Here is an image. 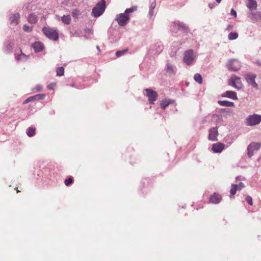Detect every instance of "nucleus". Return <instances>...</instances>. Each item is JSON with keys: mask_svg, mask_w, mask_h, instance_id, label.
<instances>
[{"mask_svg": "<svg viewBox=\"0 0 261 261\" xmlns=\"http://www.w3.org/2000/svg\"><path fill=\"white\" fill-rule=\"evenodd\" d=\"M231 187V188L230 190V195L231 196H233L236 194L237 191L238 190V186L237 185L232 184Z\"/></svg>", "mask_w": 261, "mask_h": 261, "instance_id": "obj_23", "label": "nucleus"}, {"mask_svg": "<svg viewBox=\"0 0 261 261\" xmlns=\"http://www.w3.org/2000/svg\"><path fill=\"white\" fill-rule=\"evenodd\" d=\"M28 21L32 24H35L37 22V17L34 14H31L28 17Z\"/></svg>", "mask_w": 261, "mask_h": 261, "instance_id": "obj_20", "label": "nucleus"}, {"mask_svg": "<svg viewBox=\"0 0 261 261\" xmlns=\"http://www.w3.org/2000/svg\"><path fill=\"white\" fill-rule=\"evenodd\" d=\"M229 83L231 86L237 89H241L243 86L241 79L237 76H232Z\"/></svg>", "mask_w": 261, "mask_h": 261, "instance_id": "obj_7", "label": "nucleus"}, {"mask_svg": "<svg viewBox=\"0 0 261 261\" xmlns=\"http://www.w3.org/2000/svg\"><path fill=\"white\" fill-rule=\"evenodd\" d=\"M261 122V115L253 114L249 115L247 119L246 123L248 126H254L258 124Z\"/></svg>", "mask_w": 261, "mask_h": 261, "instance_id": "obj_3", "label": "nucleus"}, {"mask_svg": "<svg viewBox=\"0 0 261 261\" xmlns=\"http://www.w3.org/2000/svg\"><path fill=\"white\" fill-rule=\"evenodd\" d=\"M42 86H41V85H38L35 87V90L36 92H39L42 89Z\"/></svg>", "mask_w": 261, "mask_h": 261, "instance_id": "obj_38", "label": "nucleus"}, {"mask_svg": "<svg viewBox=\"0 0 261 261\" xmlns=\"http://www.w3.org/2000/svg\"><path fill=\"white\" fill-rule=\"evenodd\" d=\"M218 127H214L210 129L208 139L212 141H215L218 140Z\"/></svg>", "mask_w": 261, "mask_h": 261, "instance_id": "obj_10", "label": "nucleus"}, {"mask_svg": "<svg viewBox=\"0 0 261 261\" xmlns=\"http://www.w3.org/2000/svg\"><path fill=\"white\" fill-rule=\"evenodd\" d=\"M129 19V16L125 13H121L117 15L115 20L117 21L119 25H125Z\"/></svg>", "mask_w": 261, "mask_h": 261, "instance_id": "obj_5", "label": "nucleus"}, {"mask_svg": "<svg viewBox=\"0 0 261 261\" xmlns=\"http://www.w3.org/2000/svg\"><path fill=\"white\" fill-rule=\"evenodd\" d=\"M261 146V144L259 143L252 142L248 146V155L249 158L253 156L254 150H257Z\"/></svg>", "mask_w": 261, "mask_h": 261, "instance_id": "obj_9", "label": "nucleus"}, {"mask_svg": "<svg viewBox=\"0 0 261 261\" xmlns=\"http://www.w3.org/2000/svg\"><path fill=\"white\" fill-rule=\"evenodd\" d=\"M245 199H246V202L249 204H250L251 205H252L253 204L252 199V198L250 196L247 195L246 196Z\"/></svg>", "mask_w": 261, "mask_h": 261, "instance_id": "obj_37", "label": "nucleus"}, {"mask_svg": "<svg viewBox=\"0 0 261 261\" xmlns=\"http://www.w3.org/2000/svg\"><path fill=\"white\" fill-rule=\"evenodd\" d=\"M218 3H220L222 0H216Z\"/></svg>", "mask_w": 261, "mask_h": 261, "instance_id": "obj_44", "label": "nucleus"}, {"mask_svg": "<svg viewBox=\"0 0 261 261\" xmlns=\"http://www.w3.org/2000/svg\"><path fill=\"white\" fill-rule=\"evenodd\" d=\"M194 79L195 81L198 82L199 84H202V77L201 74L199 73H196L194 75Z\"/></svg>", "mask_w": 261, "mask_h": 261, "instance_id": "obj_26", "label": "nucleus"}, {"mask_svg": "<svg viewBox=\"0 0 261 261\" xmlns=\"http://www.w3.org/2000/svg\"><path fill=\"white\" fill-rule=\"evenodd\" d=\"M155 7V2H153L150 5V9H153Z\"/></svg>", "mask_w": 261, "mask_h": 261, "instance_id": "obj_42", "label": "nucleus"}, {"mask_svg": "<svg viewBox=\"0 0 261 261\" xmlns=\"http://www.w3.org/2000/svg\"><path fill=\"white\" fill-rule=\"evenodd\" d=\"M194 59L193 50L192 49L186 50L184 54V62L188 65L192 63Z\"/></svg>", "mask_w": 261, "mask_h": 261, "instance_id": "obj_4", "label": "nucleus"}, {"mask_svg": "<svg viewBox=\"0 0 261 261\" xmlns=\"http://www.w3.org/2000/svg\"><path fill=\"white\" fill-rule=\"evenodd\" d=\"M64 69L63 67H58L56 69V74L57 76H61L64 75Z\"/></svg>", "mask_w": 261, "mask_h": 261, "instance_id": "obj_25", "label": "nucleus"}, {"mask_svg": "<svg viewBox=\"0 0 261 261\" xmlns=\"http://www.w3.org/2000/svg\"><path fill=\"white\" fill-rule=\"evenodd\" d=\"M73 182V179L71 177H70L68 179H66L64 181V183L66 186H68L69 185L72 184Z\"/></svg>", "mask_w": 261, "mask_h": 261, "instance_id": "obj_36", "label": "nucleus"}, {"mask_svg": "<svg viewBox=\"0 0 261 261\" xmlns=\"http://www.w3.org/2000/svg\"><path fill=\"white\" fill-rule=\"evenodd\" d=\"M225 148V145L220 142L215 143L212 145V150L214 152L220 153Z\"/></svg>", "mask_w": 261, "mask_h": 261, "instance_id": "obj_12", "label": "nucleus"}, {"mask_svg": "<svg viewBox=\"0 0 261 261\" xmlns=\"http://www.w3.org/2000/svg\"><path fill=\"white\" fill-rule=\"evenodd\" d=\"M61 20L65 24L68 25L71 22V17L69 15H64L61 17Z\"/></svg>", "mask_w": 261, "mask_h": 261, "instance_id": "obj_19", "label": "nucleus"}, {"mask_svg": "<svg viewBox=\"0 0 261 261\" xmlns=\"http://www.w3.org/2000/svg\"><path fill=\"white\" fill-rule=\"evenodd\" d=\"M106 9V2L105 0H101L93 8L92 14L94 17H98L101 15Z\"/></svg>", "mask_w": 261, "mask_h": 261, "instance_id": "obj_1", "label": "nucleus"}, {"mask_svg": "<svg viewBox=\"0 0 261 261\" xmlns=\"http://www.w3.org/2000/svg\"><path fill=\"white\" fill-rule=\"evenodd\" d=\"M208 6L211 9H213L215 7V5L214 4L210 3L208 4Z\"/></svg>", "mask_w": 261, "mask_h": 261, "instance_id": "obj_43", "label": "nucleus"}, {"mask_svg": "<svg viewBox=\"0 0 261 261\" xmlns=\"http://www.w3.org/2000/svg\"><path fill=\"white\" fill-rule=\"evenodd\" d=\"M230 14L231 15L233 16L234 17H237V12L234 9H232L231 10Z\"/></svg>", "mask_w": 261, "mask_h": 261, "instance_id": "obj_40", "label": "nucleus"}, {"mask_svg": "<svg viewBox=\"0 0 261 261\" xmlns=\"http://www.w3.org/2000/svg\"><path fill=\"white\" fill-rule=\"evenodd\" d=\"M36 100L42 99H44L45 97V95L44 94H38L35 95Z\"/></svg>", "mask_w": 261, "mask_h": 261, "instance_id": "obj_35", "label": "nucleus"}, {"mask_svg": "<svg viewBox=\"0 0 261 261\" xmlns=\"http://www.w3.org/2000/svg\"><path fill=\"white\" fill-rule=\"evenodd\" d=\"M223 97H227L232 99H237V93L232 91H227L223 95Z\"/></svg>", "mask_w": 261, "mask_h": 261, "instance_id": "obj_15", "label": "nucleus"}, {"mask_svg": "<svg viewBox=\"0 0 261 261\" xmlns=\"http://www.w3.org/2000/svg\"><path fill=\"white\" fill-rule=\"evenodd\" d=\"M81 12L77 9H74L72 12V16L74 18H78L79 16L81 15Z\"/></svg>", "mask_w": 261, "mask_h": 261, "instance_id": "obj_28", "label": "nucleus"}, {"mask_svg": "<svg viewBox=\"0 0 261 261\" xmlns=\"http://www.w3.org/2000/svg\"><path fill=\"white\" fill-rule=\"evenodd\" d=\"M238 190H241L242 188L244 187V185L243 182H240L239 185H238Z\"/></svg>", "mask_w": 261, "mask_h": 261, "instance_id": "obj_39", "label": "nucleus"}, {"mask_svg": "<svg viewBox=\"0 0 261 261\" xmlns=\"http://www.w3.org/2000/svg\"><path fill=\"white\" fill-rule=\"evenodd\" d=\"M239 35L237 33H230L229 34L228 38L229 40H234L236 39L238 37Z\"/></svg>", "mask_w": 261, "mask_h": 261, "instance_id": "obj_27", "label": "nucleus"}, {"mask_svg": "<svg viewBox=\"0 0 261 261\" xmlns=\"http://www.w3.org/2000/svg\"><path fill=\"white\" fill-rule=\"evenodd\" d=\"M255 75L253 74H247L245 75V78L247 83L251 85L253 87L257 88V84L256 83L255 81Z\"/></svg>", "mask_w": 261, "mask_h": 261, "instance_id": "obj_11", "label": "nucleus"}, {"mask_svg": "<svg viewBox=\"0 0 261 261\" xmlns=\"http://www.w3.org/2000/svg\"><path fill=\"white\" fill-rule=\"evenodd\" d=\"M36 129L35 128L30 127L27 130V135L29 137H33L35 134Z\"/></svg>", "mask_w": 261, "mask_h": 261, "instance_id": "obj_24", "label": "nucleus"}, {"mask_svg": "<svg viewBox=\"0 0 261 261\" xmlns=\"http://www.w3.org/2000/svg\"><path fill=\"white\" fill-rule=\"evenodd\" d=\"M23 29L24 31H25V32H30L32 31V30L33 29V27L28 26L26 24H24L23 27Z\"/></svg>", "mask_w": 261, "mask_h": 261, "instance_id": "obj_31", "label": "nucleus"}, {"mask_svg": "<svg viewBox=\"0 0 261 261\" xmlns=\"http://www.w3.org/2000/svg\"><path fill=\"white\" fill-rule=\"evenodd\" d=\"M56 86V83H51L47 86V89L49 90H54Z\"/></svg>", "mask_w": 261, "mask_h": 261, "instance_id": "obj_34", "label": "nucleus"}, {"mask_svg": "<svg viewBox=\"0 0 261 261\" xmlns=\"http://www.w3.org/2000/svg\"><path fill=\"white\" fill-rule=\"evenodd\" d=\"M20 15L18 13L12 14L10 17V21L14 25H16L18 23Z\"/></svg>", "mask_w": 261, "mask_h": 261, "instance_id": "obj_16", "label": "nucleus"}, {"mask_svg": "<svg viewBox=\"0 0 261 261\" xmlns=\"http://www.w3.org/2000/svg\"><path fill=\"white\" fill-rule=\"evenodd\" d=\"M247 6L250 9H256L257 7L256 2L254 0H249V3Z\"/></svg>", "mask_w": 261, "mask_h": 261, "instance_id": "obj_22", "label": "nucleus"}, {"mask_svg": "<svg viewBox=\"0 0 261 261\" xmlns=\"http://www.w3.org/2000/svg\"><path fill=\"white\" fill-rule=\"evenodd\" d=\"M227 68L229 70L236 71L241 68V63L237 60H231L229 61Z\"/></svg>", "mask_w": 261, "mask_h": 261, "instance_id": "obj_8", "label": "nucleus"}, {"mask_svg": "<svg viewBox=\"0 0 261 261\" xmlns=\"http://www.w3.org/2000/svg\"><path fill=\"white\" fill-rule=\"evenodd\" d=\"M218 103L221 106L231 107L234 106L233 102L229 101L227 100H219Z\"/></svg>", "mask_w": 261, "mask_h": 261, "instance_id": "obj_18", "label": "nucleus"}, {"mask_svg": "<svg viewBox=\"0 0 261 261\" xmlns=\"http://www.w3.org/2000/svg\"><path fill=\"white\" fill-rule=\"evenodd\" d=\"M127 51H128V49H127V48L124 49L122 50L117 51L116 53V56L117 57H119L121 56H122V55H124V54H125L126 53H127Z\"/></svg>", "mask_w": 261, "mask_h": 261, "instance_id": "obj_29", "label": "nucleus"}, {"mask_svg": "<svg viewBox=\"0 0 261 261\" xmlns=\"http://www.w3.org/2000/svg\"><path fill=\"white\" fill-rule=\"evenodd\" d=\"M222 200V196L218 193H215L210 197L209 201L210 203L217 204Z\"/></svg>", "mask_w": 261, "mask_h": 261, "instance_id": "obj_13", "label": "nucleus"}, {"mask_svg": "<svg viewBox=\"0 0 261 261\" xmlns=\"http://www.w3.org/2000/svg\"><path fill=\"white\" fill-rule=\"evenodd\" d=\"M175 100L173 99H163L161 102V106L162 108L165 110L169 105L174 103Z\"/></svg>", "mask_w": 261, "mask_h": 261, "instance_id": "obj_14", "label": "nucleus"}, {"mask_svg": "<svg viewBox=\"0 0 261 261\" xmlns=\"http://www.w3.org/2000/svg\"><path fill=\"white\" fill-rule=\"evenodd\" d=\"M35 52H39L43 49V44L40 42H36L32 45Z\"/></svg>", "mask_w": 261, "mask_h": 261, "instance_id": "obj_17", "label": "nucleus"}, {"mask_svg": "<svg viewBox=\"0 0 261 261\" xmlns=\"http://www.w3.org/2000/svg\"><path fill=\"white\" fill-rule=\"evenodd\" d=\"M36 100L35 95L30 96L27 98L23 102V104L28 103L31 101H35Z\"/></svg>", "mask_w": 261, "mask_h": 261, "instance_id": "obj_30", "label": "nucleus"}, {"mask_svg": "<svg viewBox=\"0 0 261 261\" xmlns=\"http://www.w3.org/2000/svg\"><path fill=\"white\" fill-rule=\"evenodd\" d=\"M167 71L168 72H171V73L174 72L173 66L170 64H168L167 65Z\"/></svg>", "mask_w": 261, "mask_h": 261, "instance_id": "obj_32", "label": "nucleus"}, {"mask_svg": "<svg viewBox=\"0 0 261 261\" xmlns=\"http://www.w3.org/2000/svg\"><path fill=\"white\" fill-rule=\"evenodd\" d=\"M44 34L48 38L53 40H57L59 34L57 31L48 27H44L42 29Z\"/></svg>", "mask_w": 261, "mask_h": 261, "instance_id": "obj_2", "label": "nucleus"}, {"mask_svg": "<svg viewBox=\"0 0 261 261\" xmlns=\"http://www.w3.org/2000/svg\"><path fill=\"white\" fill-rule=\"evenodd\" d=\"M145 90L149 103L153 104L158 98L156 92L151 89H146Z\"/></svg>", "mask_w": 261, "mask_h": 261, "instance_id": "obj_6", "label": "nucleus"}, {"mask_svg": "<svg viewBox=\"0 0 261 261\" xmlns=\"http://www.w3.org/2000/svg\"><path fill=\"white\" fill-rule=\"evenodd\" d=\"M97 49L99 51H100V49L98 46H97Z\"/></svg>", "mask_w": 261, "mask_h": 261, "instance_id": "obj_45", "label": "nucleus"}, {"mask_svg": "<svg viewBox=\"0 0 261 261\" xmlns=\"http://www.w3.org/2000/svg\"><path fill=\"white\" fill-rule=\"evenodd\" d=\"M20 51H21L20 50ZM15 59L17 61H22V60H26L27 59V56L22 53V52L20 53V54L17 55L15 54Z\"/></svg>", "mask_w": 261, "mask_h": 261, "instance_id": "obj_21", "label": "nucleus"}, {"mask_svg": "<svg viewBox=\"0 0 261 261\" xmlns=\"http://www.w3.org/2000/svg\"><path fill=\"white\" fill-rule=\"evenodd\" d=\"M137 10V7H133L131 8H129V9H126L125 11V14H126L128 15V13H132L133 12V11H135Z\"/></svg>", "mask_w": 261, "mask_h": 261, "instance_id": "obj_33", "label": "nucleus"}, {"mask_svg": "<svg viewBox=\"0 0 261 261\" xmlns=\"http://www.w3.org/2000/svg\"><path fill=\"white\" fill-rule=\"evenodd\" d=\"M232 29H233V25H231V24H228V25H227V30L228 31H230L232 30Z\"/></svg>", "mask_w": 261, "mask_h": 261, "instance_id": "obj_41", "label": "nucleus"}]
</instances>
